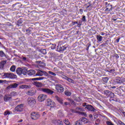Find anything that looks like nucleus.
Returning a JSON list of instances; mask_svg holds the SVG:
<instances>
[{
    "label": "nucleus",
    "mask_w": 125,
    "mask_h": 125,
    "mask_svg": "<svg viewBox=\"0 0 125 125\" xmlns=\"http://www.w3.org/2000/svg\"><path fill=\"white\" fill-rule=\"evenodd\" d=\"M17 74L19 76H21V74L24 75H27V69L26 67H18L16 71Z\"/></svg>",
    "instance_id": "1"
},
{
    "label": "nucleus",
    "mask_w": 125,
    "mask_h": 125,
    "mask_svg": "<svg viewBox=\"0 0 125 125\" xmlns=\"http://www.w3.org/2000/svg\"><path fill=\"white\" fill-rule=\"evenodd\" d=\"M27 103L31 107H34L37 102L36 99L33 97H29L27 99Z\"/></svg>",
    "instance_id": "2"
},
{
    "label": "nucleus",
    "mask_w": 125,
    "mask_h": 125,
    "mask_svg": "<svg viewBox=\"0 0 125 125\" xmlns=\"http://www.w3.org/2000/svg\"><path fill=\"white\" fill-rule=\"evenodd\" d=\"M55 89L58 92H60V93L64 92V87L60 84H56L55 85Z\"/></svg>",
    "instance_id": "3"
},
{
    "label": "nucleus",
    "mask_w": 125,
    "mask_h": 125,
    "mask_svg": "<svg viewBox=\"0 0 125 125\" xmlns=\"http://www.w3.org/2000/svg\"><path fill=\"white\" fill-rule=\"evenodd\" d=\"M3 77L7 78V79H16V78H17V76L16 75L11 73H4Z\"/></svg>",
    "instance_id": "4"
},
{
    "label": "nucleus",
    "mask_w": 125,
    "mask_h": 125,
    "mask_svg": "<svg viewBox=\"0 0 125 125\" xmlns=\"http://www.w3.org/2000/svg\"><path fill=\"white\" fill-rule=\"evenodd\" d=\"M43 75H44L45 77H47L48 76V73L46 72V71L38 69L37 73L36 74V76H39V77H42Z\"/></svg>",
    "instance_id": "5"
},
{
    "label": "nucleus",
    "mask_w": 125,
    "mask_h": 125,
    "mask_svg": "<svg viewBox=\"0 0 125 125\" xmlns=\"http://www.w3.org/2000/svg\"><path fill=\"white\" fill-rule=\"evenodd\" d=\"M41 117V114L38 112H32L31 114V118L32 120H38Z\"/></svg>",
    "instance_id": "6"
},
{
    "label": "nucleus",
    "mask_w": 125,
    "mask_h": 125,
    "mask_svg": "<svg viewBox=\"0 0 125 125\" xmlns=\"http://www.w3.org/2000/svg\"><path fill=\"white\" fill-rule=\"evenodd\" d=\"M47 98V96L45 94H40L38 97V100L40 102H43L44 100H45Z\"/></svg>",
    "instance_id": "7"
},
{
    "label": "nucleus",
    "mask_w": 125,
    "mask_h": 125,
    "mask_svg": "<svg viewBox=\"0 0 125 125\" xmlns=\"http://www.w3.org/2000/svg\"><path fill=\"white\" fill-rule=\"evenodd\" d=\"M40 89L41 91H42L43 92H45V93H47L48 94H53V93H54V91L47 88H42Z\"/></svg>",
    "instance_id": "8"
},
{
    "label": "nucleus",
    "mask_w": 125,
    "mask_h": 125,
    "mask_svg": "<svg viewBox=\"0 0 125 125\" xmlns=\"http://www.w3.org/2000/svg\"><path fill=\"white\" fill-rule=\"evenodd\" d=\"M23 105L22 104H19L15 108V110L17 112H22L23 111Z\"/></svg>",
    "instance_id": "9"
},
{
    "label": "nucleus",
    "mask_w": 125,
    "mask_h": 125,
    "mask_svg": "<svg viewBox=\"0 0 125 125\" xmlns=\"http://www.w3.org/2000/svg\"><path fill=\"white\" fill-rule=\"evenodd\" d=\"M47 105L48 106H50V107H54V106H55V103L54 102H52V101H51V100L50 99H48L47 100Z\"/></svg>",
    "instance_id": "10"
},
{
    "label": "nucleus",
    "mask_w": 125,
    "mask_h": 125,
    "mask_svg": "<svg viewBox=\"0 0 125 125\" xmlns=\"http://www.w3.org/2000/svg\"><path fill=\"white\" fill-rule=\"evenodd\" d=\"M27 73L29 76H34V75H36V71L34 69H30L28 71L27 70Z\"/></svg>",
    "instance_id": "11"
},
{
    "label": "nucleus",
    "mask_w": 125,
    "mask_h": 125,
    "mask_svg": "<svg viewBox=\"0 0 125 125\" xmlns=\"http://www.w3.org/2000/svg\"><path fill=\"white\" fill-rule=\"evenodd\" d=\"M18 86V84L15 83L8 86L7 87V89H10V88H16Z\"/></svg>",
    "instance_id": "12"
},
{
    "label": "nucleus",
    "mask_w": 125,
    "mask_h": 125,
    "mask_svg": "<svg viewBox=\"0 0 125 125\" xmlns=\"http://www.w3.org/2000/svg\"><path fill=\"white\" fill-rule=\"evenodd\" d=\"M10 99H12L11 96L10 95H5L4 97V101L5 102H7L10 100Z\"/></svg>",
    "instance_id": "13"
},
{
    "label": "nucleus",
    "mask_w": 125,
    "mask_h": 125,
    "mask_svg": "<svg viewBox=\"0 0 125 125\" xmlns=\"http://www.w3.org/2000/svg\"><path fill=\"white\" fill-rule=\"evenodd\" d=\"M33 84L37 87H42V83L41 82H34Z\"/></svg>",
    "instance_id": "14"
},
{
    "label": "nucleus",
    "mask_w": 125,
    "mask_h": 125,
    "mask_svg": "<svg viewBox=\"0 0 125 125\" xmlns=\"http://www.w3.org/2000/svg\"><path fill=\"white\" fill-rule=\"evenodd\" d=\"M66 48V47L65 46H58L57 50L58 51H64Z\"/></svg>",
    "instance_id": "15"
},
{
    "label": "nucleus",
    "mask_w": 125,
    "mask_h": 125,
    "mask_svg": "<svg viewBox=\"0 0 125 125\" xmlns=\"http://www.w3.org/2000/svg\"><path fill=\"white\" fill-rule=\"evenodd\" d=\"M6 62H7L6 60H4V61H2L0 62V69H2L3 67H4V65L6 64Z\"/></svg>",
    "instance_id": "16"
},
{
    "label": "nucleus",
    "mask_w": 125,
    "mask_h": 125,
    "mask_svg": "<svg viewBox=\"0 0 125 125\" xmlns=\"http://www.w3.org/2000/svg\"><path fill=\"white\" fill-rule=\"evenodd\" d=\"M112 8H113V5L108 4L106 6V8L105 9V11H111L112 10Z\"/></svg>",
    "instance_id": "17"
},
{
    "label": "nucleus",
    "mask_w": 125,
    "mask_h": 125,
    "mask_svg": "<svg viewBox=\"0 0 125 125\" xmlns=\"http://www.w3.org/2000/svg\"><path fill=\"white\" fill-rule=\"evenodd\" d=\"M85 108L87 109V110H89V111H94V108L92 105H86Z\"/></svg>",
    "instance_id": "18"
},
{
    "label": "nucleus",
    "mask_w": 125,
    "mask_h": 125,
    "mask_svg": "<svg viewBox=\"0 0 125 125\" xmlns=\"http://www.w3.org/2000/svg\"><path fill=\"white\" fill-rule=\"evenodd\" d=\"M55 98H56V100L57 101H58V102H59V103H60V104H63V100H62V99H61V98H59V97L56 96Z\"/></svg>",
    "instance_id": "19"
},
{
    "label": "nucleus",
    "mask_w": 125,
    "mask_h": 125,
    "mask_svg": "<svg viewBox=\"0 0 125 125\" xmlns=\"http://www.w3.org/2000/svg\"><path fill=\"white\" fill-rule=\"evenodd\" d=\"M44 79H46L45 77H39L36 78L32 79V81H42V80H44Z\"/></svg>",
    "instance_id": "20"
},
{
    "label": "nucleus",
    "mask_w": 125,
    "mask_h": 125,
    "mask_svg": "<svg viewBox=\"0 0 125 125\" xmlns=\"http://www.w3.org/2000/svg\"><path fill=\"white\" fill-rule=\"evenodd\" d=\"M26 94H27V95H30L31 96H33V95L35 94V91H28L27 92Z\"/></svg>",
    "instance_id": "21"
},
{
    "label": "nucleus",
    "mask_w": 125,
    "mask_h": 125,
    "mask_svg": "<svg viewBox=\"0 0 125 125\" xmlns=\"http://www.w3.org/2000/svg\"><path fill=\"white\" fill-rule=\"evenodd\" d=\"M102 80L104 83H108V81H109V78L107 77H104L102 78Z\"/></svg>",
    "instance_id": "22"
},
{
    "label": "nucleus",
    "mask_w": 125,
    "mask_h": 125,
    "mask_svg": "<svg viewBox=\"0 0 125 125\" xmlns=\"http://www.w3.org/2000/svg\"><path fill=\"white\" fill-rule=\"evenodd\" d=\"M79 121L81 122V124H83V123L84 124H86V123H87V121L85 122V121H86L85 118H82Z\"/></svg>",
    "instance_id": "23"
},
{
    "label": "nucleus",
    "mask_w": 125,
    "mask_h": 125,
    "mask_svg": "<svg viewBox=\"0 0 125 125\" xmlns=\"http://www.w3.org/2000/svg\"><path fill=\"white\" fill-rule=\"evenodd\" d=\"M21 88H30L31 86L30 85H22L20 86Z\"/></svg>",
    "instance_id": "24"
},
{
    "label": "nucleus",
    "mask_w": 125,
    "mask_h": 125,
    "mask_svg": "<svg viewBox=\"0 0 125 125\" xmlns=\"http://www.w3.org/2000/svg\"><path fill=\"white\" fill-rule=\"evenodd\" d=\"M0 57H6V55L3 51H0Z\"/></svg>",
    "instance_id": "25"
},
{
    "label": "nucleus",
    "mask_w": 125,
    "mask_h": 125,
    "mask_svg": "<svg viewBox=\"0 0 125 125\" xmlns=\"http://www.w3.org/2000/svg\"><path fill=\"white\" fill-rule=\"evenodd\" d=\"M76 111H78V113H81V112H83V109L81 108V107H76Z\"/></svg>",
    "instance_id": "26"
},
{
    "label": "nucleus",
    "mask_w": 125,
    "mask_h": 125,
    "mask_svg": "<svg viewBox=\"0 0 125 125\" xmlns=\"http://www.w3.org/2000/svg\"><path fill=\"white\" fill-rule=\"evenodd\" d=\"M97 39L98 40V42H100L102 41V36H101L100 35H97Z\"/></svg>",
    "instance_id": "27"
},
{
    "label": "nucleus",
    "mask_w": 125,
    "mask_h": 125,
    "mask_svg": "<svg viewBox=\"0 0 125 125\" xmlns=\"http://www.w3.org/2000/svg\"><path fill=\"white\" fill-rule=\"evenodd\" d=\"M15 69H16V66L15 65H12L10 70L11 72H15Z\"/></svg>",
    "instance_id": "28"
},
{
    "label": "nucleus",
    "mask_w": 125,
    "mask_h": 125,
    "mask_svg": "<svg viewBox=\"0 0 125 125\" xmlns=\"http://www.w3.org/2000/svg\"><path fill=\"white\" fill-rule=\"evenodd\" d=\"M111 92V91H109V90H105L104 91V93L105 95H106V96H107V97H109V95H110V93Z\"/></svg>",
    "instance_id": "29"
},
{
    "label": "nucleus",
    "mask_w": 125,
    "mask_h": 125,
    "mask_svg": "<svg viewBox=\"0 0 125 125\" xmlns=\"http://www.w3.org/2000/svg\"><path fill=\"white\" fill-rule=\"evenodd\" d=\"M64 94L67 96H71V95H72V93H71V92L69 91H66L64 92Z\"/></svg>",
    "instance_id": "30"
},
{
    "label": "nucleus",
    "mask_w": 125,
    "mask_h": 125,
    "mask_svg": "<svg viewBox=\"0 0 125 125\" xmlns=\"http://www.w3.org/2000/svg\"><path fill=\"white\" fill-rule=\"evenodd\" d=\"M56 123L58 124V125H63V122L61 120H57L56 121Z\"/></svg>",
    "instance_id": "31"
},
{
    "label": "nucleus",
    "mask_w": 125,
    "mask_h": 125,
    "mask_svg": "<svg viewBox=\"0 0 125 125\" xmlns=\"http://www.w3.org/2000/svg\"><path fill=\"white\" fill-rule=\"evenodd\" d=\"M63 123L66 125H70V122H69V120H68V119H65L64 120H63Z\"/></svg>",
    "instance_id": "32"
},
{
    "label": "nucleus",
    "mask_w": 125,
    "mask_h": 125,
    "mask_svg": "<svg viewBox=\"0 0 125 125\" xmlns=\"http://www.w3.org/2000/svg\"><path fill=\"white\" fill-rule=\"evenodd\" d=\"M68 101L70 102V104H72V105H75V102L71 100V99H67Z\"/></svg>",
    "instance_id": "33"
},
{
    "label": "nucleus",
    "mask_w": 125,
    "mask_h": 125,
    "mask_svg": "<svg viewBox=\"0 0 125 125\" xmlns=\"http://www.w3.org/2000/svg\"><path fill=\"white\" fill-rule=\"evenodd\" d=\"M22 23H23V21H22V20H19L17 22L18 26H21L22 25Z\"/></svg>",
    "instance_id": "34"
},
{
    "label": "nucleus",
    "mask_w": 125,
    "mask_h": 125,
    "mask_svg": "<svg viewBox=\"0 0 125 125\" xmlns=\"http://www.w3.org/2000/svg\"><path fill=\"white\" fill-rule=\"evenodd\" d=\"M83 123H82V122L81 121L79 120L75 122V125H82Z\"/></svg>",
    "instance_id": "35"
},
{
    "label": "nucleus",
    "mask_w": 125,
    "mask_h": 125,
    "mask_svg": "<svg viewBox=\"0 0 125 125\" xmlns=\"http://www.w3.org/2000/svg\"><path fill=\"white\" fill-rule=\"evenodd\" d=\"M115 96V94H114V93L110 91V93H109V95L108 96V97H111V98H113Z\"/></svg>",
    "instance_id": "36"
},
{
    "label": "nucleus",
    "mask_w": 125,
    "mask_h": 125,
    "mask_svg": "<svg viewBox=\"0 0 125 125\" xmlns=\"http://www.w3.org/2000/svg\"><path fill=\"white\" fill-rule=\"evenodd\" d=\"M38 63H39V64L40 65V66H45V63H44V62H37Z\"/></svg>",
    "instance_id": "37"
},
{
    "label": "nucleus",
    "mask_w": 125,
    "mask_h": 125,
    "mask_svg": "<svg viewBox=\"0 0 125 125\" xmlns=\"http://www.w3.org/2000/svg\"><path fill=\"white\" fill-rule=\"evenodd\" d=\"M11 96H16L17 95V93L16 92H12L11 93Z\"/></svg>",
    "instance_id": "38"
},
{
    "label": "nucleus",
    "mask_w": 125,
    "mask_h": 125,
    "mask_svg": "<svg viewBox=\"0 0 125 125\" xmlns=\"http://www.w3.org/2000/svg\"><path fill=\"white\" fill-rule=\"evenodd\" d=\"M41 52H42L43 54H46V50L45 49H42L41 50Z\"/></svg>",
    "instance_id": "39"
},
{
    "label": "nucleus",
    "mask_w": 125,
    "mask_h": 125,
    "mask_svg": "<svg viewBox=\"0 0 125 125\" xmlns=\"http://www.w3.org/2000/svg\"><path fill=\"white\" fill-rule=\"evenodd\" d=\"M118 123L119 125H125V124L124 123V122H122L121 120H118Z\"/></svg>",
    "instance_id": "40"
},
{
    "label": "nucleus",
    "mask_w": 125,
    "mask_h": 125,
    "mask_svg": "<svg viewBox=\"0 0 125 125\" xmlns=\"http://www.w3.org/2000/svg\"><path fill=\"white\" fill-rule=\"evenodd\" d=\"M80 115H82V116H84V117H87V114L85 112H80Z\"/></svg>",
    "instance_id": "41"
},
{
    "label": "nucleus",
    "mask_w": 125,
    "mask_h": 125,
    "mask_svg": "<svg viewBox=\"0 0 125 125\" xmlns=\"http://www.w3.org/2000/svg\"><path fill=\"white\" fill-rule=\"evenodd\" d=\"M82 21H79L78 22V27H81V26H82Z\"/></svg>",
    "instance_id": "42"
},
{
    "label": "nucleus",
    "mask_w": 125,
    "mask_h": 125,
    "mask_svg": "<svg viewBox=\"0 0 125 125\" xmlns=\"http://www.w3.org/2000/svg\"><path fill=\"white\" fill-rule=\"evenodd\" d=\"M49 74L50 75H52V76H56V73H53L52 71H48Z\"/></svg>",
    "instance_id": "43"
},
{
    "label": "nucleus",
    "mask_w": 125,
    "mask_h": 125,
    "mask_svg": "<svg viewBox=\"0 0 125 125\" xmlns=\"http://www.w3.org/2000/svg\"><path fill=\"white\" fill-rule=\"evenodd\" d=\"M67 81H68V82H69V83H74V80H73V79H71L70 78H68Z\"/></svg>",
    "instance_id": "44"
},
{
    "label": "nucleus",
    "mask_w": 125,
    "mask_h": 125,
    "mask_svg": "<svg viewBox=\"0 0 125 125\" xmlns=\"http://www.w3.org/2000/svg\"><path fill=\"white\" fill-rule=\"evenodd\" d=\"M4 116H7V115H10V112L9 111H6L4 113Z\"/></svg>",
    "instance_id": "45"
},
{
    "label": "nucleus",
    "mask_w": 125,
    "mask_h": 125,
    "mask_svg": "<svg viewBox=\"0 0 125 125\" xmlns=\"http://www.w3.org/2000/svg\"><path fill=\"white\" fill-rule=\"evenodd\" d=\"M82 21H83V22H86V20L85 19V16H83V17L82 18Z\"/></svg>",
    "instance_id": "46"
},
{
    "label": "nucleus",
    "mask_w": 125,
    "mask_h": 125,
    "mask_svg": "<svg viewBox=\"0 0 125 125\" xmlns=\"http://www.w3.org/2000/svg\"><path fill=\"white\" fill-rule=\"evenodd\" d=\"M89 118L90 120H93V116L91 114L89 115Z\"/></svg>",
    "instance_id": "47"
},
{
    "label": "nucleus",
    "mask_w": 125,
    "mask_h": 125,
    "mask_svg": "<svg viewBox=\"0 0 125 125\" xmlns=\"http://www.w3.org/2000/svg\"><path fill=\"white\" fill-rule=\"evenodd\" d=\"M71 111L72 113H78V111L76 110V109H71Z\"/></svg>",
    "instance_id": "48"
},
{
    "label": "nucleus",
    "mask_w": 125,
    "mask_h": 125,
    "mask_svg": "<svg viewBox=\"0 0 125 125\" xmlns=\"http://www.w3.org/2000/svg\"><path fill=\"white\" fill-rule=\"evenodd\" d=\"M21 59H22V61H26V60H27V58L22 57H21Z\"/></svg>",
    "instance_id": "49"
},
{
    "label": "nucleus",
    "mask_w": 125,
    "mask_h": 125,
    "mask_svg": "<svg viewBox=\"0 0 125 125\" xmlns=\"http://www.w3.org/2000/svg\"><path fill=\"white\" fill-rule=\"evenodd\" d=\"M64 105H65V106H67V105H70V103L68 102H65L64 103Z\"/></svg>",
    "instance_id": "50"
},
{
    "label": "nucleus",
    "mask_w": 125,
    "mask_h": 125,
    "mask_svg": "<svg viewBox=\"0 0 125 125\" xmlns=\"http://www.w3.org/2000/svg\"><path fill=\"white\" fill-rule=\"evenodd\" d=\"M55 46H56V45L53 44V46H52L51 47L52 49H54L55 48Z\"/></svg>",
    "instance_id": "51"
},
{
    "label": "nucleus",
    "mask_w": 125,
    "mask_h": 125,
    "mask_svg": "<svg viewBox=\"0 0 125 125\" xmlns=\"http://www.w3.org/2000/svg\"><path fill=\"white\" fill-rule=\"evenodd\" d=\"M72 24L73 25H76V24H78V21H73Z\"/></svg>",
    "instance_id": "52"
},
{
    "label": "nucleus",
    "mask_w": 125,
    "mask_h": 125,
    "mask_svg": "<svg viewBox=\"0 0 125 125\" xmlns=\"http://www.w3.org/2000/svg\"><path fill=\"white\" fill-rule=\"evenodd\" d=\"M115 70L114 69H111L110 70H109V72L110 73H113V72H114Z\"/></svg>",
    "instance_id": "53"
},
{
    "label": "nucleus",
    "mask_w": 125,
    "mask_h": 125,
    "mask_svg": "<svg viewBox=\"0 0 125 125\" xmlns=\"http://www.w3.org/2000/svg\"><path fill=\"white\" fill-rule=\"evenodd\" d=\"M23 122V120L21 119L20 120L18 121V123H22Z\"/></svg>",
    "instance_id": "54"
},
{
    "label": "nucleus",
    "mask_w": 125,
    "mask_h": 125,
    "mask_svg": "<svg viewBox=\"0 0 125 125\" xmlns=\"http://www.w3.org/2000/svg\"><path fill=\"white\" fill-rule=\"evenodd\" d=\"M4 83V81L3 80H0V83Z\"/></svg>",
    "instance_id": "55"
},
{
    "label": "nucleus",
    "mask_w": 125,
    "mask_h": 125,
    "mask_svg": "<svg viewBox=\"0 0 125 125\" xmlns=\"http://www.w3.org/2000/svg\"><path fill=\"white\" fill-rule=\"evenodd\" d=\"M115 57H116L117 59L120 58V57L119 56V55H117V54H116V55H115Z\"/></svg>",
    "instance_id": "56"
},
{
    "label": "nucleus",
    "mask_w": 125,
    "mask_h": 125,
    "mask_svg": "<svg viewBox=\"0 0 125 125\" xmlns=\"http://www.w3.org/2000/svg\"><path fill=\"white\" fill-rule=\"evenodd\" d=\"M65 80H66V81H68V80L69 79V78H68L67 77H65L64 78Z\"/></svg>",
    "instance_id": "57"
},
{
    "label": "nucleus",
    "mask_w": 125,
    "mask_h": 125,
    "mask_svg": "<svg viewBox=\"0 0 125 125\" xmlns=\"http://www.w3.org/2000/svg\"><path fill=\"white\" fill-rule=\"evenodd\" d=\"M120 42V38L116 40V42Z\"/></svg>",
    "instance_id": "58"
},
{
    "label": "nucleus",
    "mask_w": 125,
    "mask_h": 125,
    "mask_svg": "<svg viewBox=\"0 0 125 125\" xmlns=\"http://www.w3.org/2000/svg\"><path fill=\"white\" fill-rule=\"evenodd\" d=\"M54 70L55 71H58V69H57V68H56V67H54Z\"/></svg>",
    "instance_id": "59"
},
{
    "label": "nucleus",
    "mask_w": 125,
    "mask_h": 125,
    "mask_svg": "<svg viewBox=\"0 0 125 125\" xmlns=\"http://www.w3.org/2000/svg\"><path fill=\"white\" fill-rule=\"evenodd\" d=\"M118 83H122V80H119V82Z\"/></svg>",
    "instance_id": "60"
},
{
    "label": "nucleus",
    "mask_w": 125,
    "mask_h": 125,
    "mask_svg": "<svg viewBox=\"0 0 125 125\" xmlns=\"http://www.w3.org/2000/svg\"><path fill=\"white\" fill-rule=\"evenodd\" d=\"M80 11H81V12H83V9H80Z\"/></svg>",
    "instance_id": "61"
},
{
    "label": "nucleus",
    "mask_w": 125,
    "mask_h": 125,
    "mask_svg": "<svg viewBox=\"0 0 125 125\" xmlns=\"http://www.w3.org/2000/svg\"><path fill=\"white\" fill-rule=\"evenodd\" d=\"M89 6H87L86 7V9H87L88 8V7H89Z\"/></svg>",
    "instance_id": "62"
},
{
    "label": "nucleus",
    "mask_w": 125,
    "mask_h": 125,
    "mask_svg": "<svg viewBox=\"0 0 125 125\" xmlns=\"http://www.w3.org/2000/svg\"><path fill=\"white\" fill-rule=\"evenodd\" d=\"M117 21L116 19H113V21Z\"/></svg>",
    "instance_id": "63"
},
{
    "label": "nucleus",
    "mask_w": 125,
    "mask_h": 125,
    "mask_svg": "<svg viewBox=\"0 0 125 125\" xmlns=\"http://www.w3.org/2000/svg\"><path fill=\"white\" fill-rule=\"evenodd\" d=\"M102 36H104V33H102Z\"/></svg>",
    "instance_id": "64"
}]
</instances>
